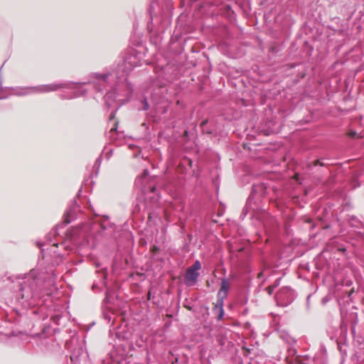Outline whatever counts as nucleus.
Returning <instances> with one entry per match:
<instances>
[{
  "instance_id": "obj_2",
  "label": "nucleus",
  "mask_w": 364,
  "mask_h": 364,
  "mask_svg": "<svg viewBox=\"0 0 364 364\" xmlns=\"http://www.w3.org/2000/svg\"><path fill=\"white\" fill-rule=\"evenodd\" d=\"M199 273L196 272L190 268H188L185 274V283L188 286H192L196 284Z\"/></svg>"
},
{
  "instance_id": "obj_12",
  "label": "nucleus",
  "mask_w": 364,
  "mask_h": 364,
  "mask_svg": "<svg viewBox=\"0 0 364 364\" xmlns=\"http://www.w3.org/2000/svg\"><path fill=\"white\" fill-rule=\"evenodd\" d=\"M114 114H112V115H111V117H110V118H111V119H112V118H114Z\"/></svg>"
},
{
  "instance_id": "obj_9",
  "label": "nucleus",
  "mask_w": 364,
  "mask_h": 364,
  "mask_svg": "<svg viewBox=\"0 0 364 364\" xmlns=\"http://www.w3.org/2000/svg\"><path fill=\"white\" fill-rule=\"evenodd\" d=\"M278 285H279V282H278V281H276V282H275V284H274V288H275L276 287H277Z\"/></svg>"
},
{
  "instance_id": "obj_7",
  "label": "nucleus",
  "mask_w": 364,
  "mask_h": 364,
  "mask_svg": "<svg viewBox=\"0 0 364 364\" xmlns=\"http://www.w3.org/2000/svg\"><path fill=\"white\" fill-rule=\"evenodd\" d=\"M313 165L314 166H317V165H319V166H324V164L323 162H321L319 160H316L313 162Z\"/></svg>"
},
{
  "instance_id": "obj_11",
  "label": "nucleus",
  "mask_w": 364,
  "mask_h": 364,
  "mask_svg": "<svg viewBox=\"0 0 364 364\" xmlns=\"http://www.w3.org/2000/svg\"><path fill=\"white\" fill-rule=\"evenodd\" d=\"M186 308L188 309V310H191V308L189 306H186Z\"/></svg>"
},
{
  "instance_id": "obj_13",
  "label": "nucleus",
  "mask_w": 364,
  "mask_h": 364,
  "mask_svg": "<svg viewBox=\"0 0 364 364\" xmlns=\"http://www.w3.org/2000/svg\"><path fill=\"white\" fill-rule=\"evenodd\" d=\"M154 190H155V188H154V187L151 188V191H152V192H154Z\"/></svg>"
},
{
  "instance_id": "obj_10",
  "label": "nucleus",
  "mask_w": 364,
  "mask_h": 364,
  "mask_svg": "<svg viewBox=\"0 0 364 364\" xmlns=\"http://www.w3.org/2000/svg\"><path fill=\"white\" fill-rule=\"evenodd\" d=\"M262 276V272H259L257 275L258 278H260Z\"/></svg>"
},
{
  "instance_id": "obj_6",
  "label": "nucleus",
  "mask_w": 364,
  "mask_h": 364,
  "mask_svg": "<svg viewBox=\"0 0 364 364\" xmlns=\"http://www.w3.org/2000/svg\"><path fill=\"white\" fill-rule=\"evenodd\" d=\"M356 135H357V133L355 131H350L348 132V136L351 138L355 137Z\"/></svg>"
},
{
  "instance_id": "obj_8",
  "label": "nucleus",
  "mask_w": 364,
  "mask_h": 364,
  "mask_svg": "<svg viewBox=\"0 0 364 364\" xmlns=\"http://www.w3.org/2000/svg\"><path fill=\"white\" fill-rule=\"evenodd\" d=\"M117 124H116L115 126L114 127H112L110 131L114 132L117 129Z\"/></svg>"
},
{
  "instance_id": "obj_1",
  "label": "nucleus",
  "mask_w": 364,
  "mask_h": 364,
  "mask_svg": "<svg viewBox=\"0 0 364 364\" xmlns=\"http://www.w3.org/2000/svg\"><path fill=\"white\" fill-rule=\"evenodd\" d=\"M230 284L229 282L223 279H222L220 288L218 292V305L220 306V314L218 316V319L220 320L223 318V300L226 298L228 291L230 289Z\"/></svg>"
},
{
  "instance_id": "obj_4",
  "label": "nucleus",
  "mask_w": 364,
  "mask_h": 364,
  "mask_svg": "<svg viewBox=\"0 0 364 364\" xmlns=\"http://www.w3.org/2000/svg\"><path fill=\"white\" fill-rule=\"evenodd\" d=\"M191 269L198 272L199 269L201 268V265L199 261H196L194 264L189 267Z\"/></svg>"
},
{
  "instance_id": "obj_5",
  "label": "nucleus",
  "mask_w": 364,
  "mask_h": 364,
  "mask_svg": "<svg viewBox=\"0 0 364 364\" xmlns=\"http://www.w3.org/2000/svg\"><path fill=\"white\" fill-rule=\"evenodd\" d=\"M274 289V286H268L267 288H266V291H267V293L271 295L273 292Z\"/></svg>"
},
{
  "instance_id": "obj_3",
  "label": "nucleus",
  "mask_w": 364,
  "mask_h": 364,
  "mask_svg": "<svg viewBox=\"0 0 364 364\" xmlns=\"http://www.w3.org/2000/svg\"><path fill=\"white\" fill-rule=\"evenodd\" d=\"M61 86L57 84H51L48 85H44L41 87V91L42 92H51V91H55L58 90L59 88H60Z\"/></svg>"
}]
</instances>
